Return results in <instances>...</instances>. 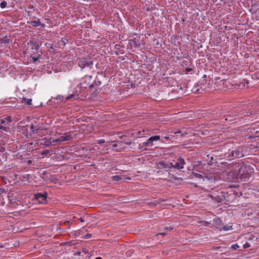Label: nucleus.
I'll list each match as a JSON object with an SVG mask.
<instances>
[{"label": "nucleus", "mask_w": 259, "mask_h": 259, "mask_svg": "<svg viewBox=\"0 0 259 259\" xmlns=\"http://www.w3.org/2000/svg\"><path fill=\"white\" fill-rule=\"evenodd\" d=\"M244 155V151L243 147H238L236 148L234 150H232L230 154L228 156L230 160H232L234 158H238L242 157Z\"/></svg>", "instance_id": "obj_1"}, {"label": "nucleus", "mask_w": 259, "mask_h": 259, "mask_svg": "<svg viewBox=\"0 0 259 259\" xmlns=\"http://www.w3.org/2000/svg\"><path fill=\"white\" fill-rule=\"evenodd\" d=\"M244 167L241 164H237L235 166V170L233 175L236 179H242L246 177V174L244 172Z\"/></svg>", "instance_id": "obj_2"}, {"label": "nucleus", "mask_w": 259, "mask_h": 259, "mask_svg": "<svg viewBox=\"0 0 259 259\" xmlns=\"http://www.w3.org/2000/svg\"><path fill=\"white\" fill-rule=\"evenodd\" d=\"M72 139L71 135L70 133H66L63 134H62L60 137H59L58 138L53 140L52 138H50L49 139V143H61L62 142L69 141Z\"/></svg>", "instance_id": "obj_3"}, {"label": "nucleus", "mask_w": 259, "mask_h": 259, "mask_svg": "<svg viewBox=\"0 0 259 259\" xmlns=\"http://www.w3.org/2000/svg\"><path fill=\"white\" fill-rule=\"evenodd\" d=\"M157 168L159 170L163 169L165 171H168L170 168H171V164L170 163H165L163 161H160L157 163ZM160 170L158 171V172Z\"/></svg>", "instance_id": "obj_4"}, {"label": "nucleus", "mask_w": 259, "mask_h": 259, "mask_svg": "<svg viewBox=\"0 0 259 259\" xmlns=\"http://www.w3.org/2000/svg\"><path fill=\"white\" fill-rule=\"evenodd\" d=\"M171 167L177 168V169H182L184 167V165L185 164L184 159L182 158H179L176 162L175 163H171Z\"/></svg>", "instance_id": "obj_5"}, {"label": "nucleus", "mask_w": 259, "mask_h": 259, "mask_svg": "<svg viewBox=\"0 0 259 259\" xmlns=\"http://www.w3.org/2000/svg\"><path fill=\"white\" fill-rule=\"evenodd\" d=\"M78 66L81 68L83 69L86 67L90 66L93 64L91 61H88L86 58H82L78 62Z\"/></svg>", "instance_id": "obj_6"}, {"label": "nucleus", "mask_w": 259, "mask_h": 259, "mask_svg": "<svg viewBox=\"0 0 259 259\" xmlns=\"http://www.w3.org/2000/svg\"><path fill=\"white\" fill-rule=\"evenodd\" d=\"M47 193H37L35 195V198L39 203H46L47 202Z\"/></svg>", "instance_id": "obj_7"}, {"label": "nucleus", "mask_w": 259, "mask_h": 259, "mask_svg": "<svg viewBox=\"0 0 259 259\" xmlns=\"http://www.w3.org/2000/svg\"><path fill=\"white\" fill-rule=\"evenodd\" d=\"M210 197H211V198H213L214 199V200L217 202H222L223 201H224L225 200V196H224V193L222 192H221L220 193H219V194L215 196L214 197H213V196L212 195H209Z\"/></svg>", "instance_id": "obj_8"}, {"label": "nucleus", "mask_w": 259, "mask_h": 259, "mask_svg": "<svg viewBox=\"0 0 259 259\" xmlns=\"http://www.w3.org/2000/svg\"><path fill=\"white\" fill-rule=\"evenodd\" d=\"M125 142L119 141L118 142V146L119 148L116 149V151L117 152H120L122 151V149L125 148Z\"/></svg>", "instance_id": "obj_9"}, {"label": "nucleus", "mask_w": 259, "mask_h": 259, "mask_svg": "<svg viewBox=\"0 0 259 259\" xmlns=\"http://www.w3.org/2000/svg\"><path fill=\"white\" fill-rule=\"evenodd\" d=\"M30 23L33 27H36L40 25V22L39 21H33L30 22Z\"/></svg>", "instance_id": "obj_10"}, {"label": "nucleus", "mask_w": 259, "mask_h": 259, "mask_svg": "<svg viewBox=\"0 0 259 259\" xmlns=\"http://www.w3.org/2000/svg\"><path fill=\"white\" fill-rule=\"evenodd\" d=\"M160 140V136H153L150 138V140H151L152 142L153 141H156Z\"/></svg>", "instance_id": "obj_11"}, {"label": "nucleus", "mask_w": 259, "mask_h": 259, "mask_svg": "<svg viewBox=\"0 0 259 259\" xmlns=\"http://www.w3.org/2000/svg\"><path fill=\"white\" fill-rule=\"evenodd\" d=\"M147 146H149V145H148L147 142H145L140 144L139 145V149H142Z\"/></svg>", "instance_id": "obj_12"}, {"label": "nucleus", "mask_w": 259, "mask_h": 259, "mask_svg": "<svg viewBox=\"0 0 259 259\" xmlns=\"http://www.w3.org/2000/svg\"><path fill=\"white\" fill-rule=\"evenodd\" d=\"M76 96H77L76 94H71L68 96H67L66 98H65V100L66 101L67 100H70L71 99H72V98H75Z\"/></svg>", "instance_id": "obj_13"}, {"label": "nucleus", "mask_w": 259, "mask_h": 259, "mask_svg": "<svg viewBox=\"0 0 259 259\" xmlns=\"http://www.w3.org/2000/svg\"><path fill=\"white\" fill-rule=\"evenodd\" d=\"M0 130H3L6 132H8L9 130V127L8 126H6L5 125L3 126L2 125H0Z\"/></svg>", "instance_id": "obj_14"}, {"label": "nucleus", "mask_w": 259, "mask_h": 259, "mask_svg": "<svg viewBox=\"0 0 259 259\" xmlns=\"http://www.w3.org/2000/svg\"><path fill=\"white\" fill-rule=\"evenodd\" d=\"M232 229V226H225L223 227V230L224 231H229Z\"/></svg>", "instance_id": "obj_15"}, {"label": "nucleus", "mask_w": 259, "mask_h": 259, "mask_svg": "<svg viewBox=\"0 0 259 259\" xmlns=\"http://www.w3.org/2000/svg\"><path fill=\"white\" fill-rule=\"evenodd\" d=\"M192 174L196 178H199V179L203 178V176H202V175L201 174H198V173H196V172H193Z\"/></svg>", "instance_id": "obj_16"}, {"label": "nucleus", "mask_w": 259, "mask_h": 259, "mask_svg": "<svg viewBox=\"0 0 259 259\" xmlns=\"http://www.w3.org/2000/svg\"><path fill=\"white\" fill-rule=\"evenodd\" d=\"M112 179L115 181H118L119 180H121V178L120 176L116 175L113 176L112 177Z\"/></svg>", "instance_id": "obj_17"}, {"label": "nucleus", "mask_w": 259, "mask_h": 259, "mask_svg": "<svg viewBox=\"0 0 259 259\" xmlns=\"http://www.w3.org/2000/svg\"><path fill=\"white\" fill-rule=\"evenodd\" d=\"M24 101H25V103L28 105H30L31 104V101L32 100L31 99H24Z\"/></svg>", "instance_id": "obj_18"}, {"label": "nucleus", "mask_w": 259, "mask_h": 259, "mask_svg": "<svg viewBox=\"0 0 259 259\" xmlns=\"http://www.w3.org/2000/svg\"><path fill=\"white\" fill-rule=\"evenodd\" d=\"M0 123L2 124H4L5 125H6V124H7L8 123H7V120L4 118H3V119H1L0 120Z\"/></svg>", "instance_id": "obj_19"}, {"label": "nucleus", "mask_w": 259, "mask_h": 259, "mask_svg": "<svg viewBox=\"0 0 259 259\" xmlns=\"http://www.w3.org/2000/svg\"><path fill=\"white\" fill-rule=\"evenodd\" d=\"M238 248L239 245L237 244H235L231 246V248L233 250H236Z\"/></svg>", "instance_id": "obj_20"}, {"label": "nucleus", "mask_w": 259, "mask_h": 259, "mask_svg": "<svg viewBox=\"0 0 259 259\" xmlns=\"http://www.w3.org/2000/svg\"><path fill=\"white\" fill-rule=\"evenodd\" d=\"M7 4V3L6 2L4 1L1 3V5H0L1 7L2 8H5L6 7Z\"/></svg>", "instance_id": "obj_21"}, {"label": "nucleus", "mask_w": 259, "mask_h": 259, "mask_svg": "<svg viewBox=\"0 0 259 259\" xmlns=\"http://www.w3.org/2000/svg\"><path fill=\"white\" fill-rule=\"evenodd\" d=\"M133 253V251L132 250H128L126 252V255L127 256H131Z\"/></svg>", "instance_id": "obj_22"}, {"label": "nucleus", "mask_w": 259, "mask_h": 259, "mask_svg": "<svg viewBox=\"0 0 259 259\" xmlns=\"http://www.w3.org/2000/svg\"><path fill=\"white\" fill-rule=\"evenodd\" d=\"M5 119L7 120V123H9L12 121L11 116H7V117H5Z\"/></svg>", "instance_id": "obj_23"}, {"label": "nucleus", "mask_w": 259, "mask_h": 259, "mask_svg": "<svg viewBox=\"0 0 259 259\" xmlns=\"http://www.w3.org/2000/svg\"><path fill=\"white\" fill-rule=\"evenodd\" d=\"M148 145L149 146H152L153 145V142L151 140H150V138L148 139V140L147 141Z\"/></svg>", "instance_id": "obj_24"}, {"label": "nucleus", "mask_w": 259, "mask_h": 259, "mask_svg": "<svg viewBox=\"0 0 259 259\" xmlns=\"http://www.w3.org/2000/svg\"><path fill=\"white\" fill-rule=\"evenodd\" d=\"M50 153V151L48 150H46L44 151H43L42 153H41V155H47V154H49Z\"/></svg>", "instance_id": "obj_25"}, {"label": "nucleus", "mask_w": 259, "mask_h": 259, "mask_svg": "<svg viewBox=\"0 0 259 259\" xmlns=\"http://www.w3.org/2000/svg\"><path fill=\"white\" fill-rule=\"evenodd\" d=\"M91 236L92 235L91 234H87L86 235H84L83 238L85 239H89L91 237Z\"/></svg>", "instance_id": "obj_26"}, {"label": "nucleus", "mask_w": 259, "mask_h": 259, "mask_svg": "<svg viewBox=\"0 0 259 259\" xmlns=\"http://www.w3.org/2000/svg\"><path fill=\"white\" fill-rule=\"evenodd\" d=\"M250 247V244L248 243H247V242H246L245 244H244L243 245V248H248V247Z\"/></svg>", "instance_id": "obj_27"}, {"label": "nucleus", "mask_w": 259, "mask_h": 259, "mask_svg": "<svg viewBox=\"0 0 259 259\" xmlns=\"http://www.w3.org/2000/svg\"><path fill=\"white\" fill-rule=\"evenodd\" d=\"M104 143H105V140L103 139H100V140H98V144H102Z\"/></svg>", "instance_id": "obj_28"}, {"label": "nucleus", "mask_w": 259, "mask_h": 259, "mask_svg": "<svg viewBox=\"0 0 259 259\" xmlns=\"http://www.w3.org/2000/svg\"><path fill=\"white\" fill-rule=\"evenodd\" d=\"M172 229L173 228L172 227H166V228H165L164 230H166L167 231H171V230H172Z\"/></svg>", "instance_id": "obj_29"}, {"label": "nucleus", "mask_w": 259, "mask_h": 259, "mask_svg": "<svg viewBox=\"0 0 259 259\" xmlns=\"http://www.w3.org/2000/svg\"><path fill=\"white\" fill-rule=\"evenodd\" d=\"M118 147V143L117 144H113L112 145V148L113 149H114L116 147Z\"/></svg>", "instance_id": "obj_30"}, {"label": "nucleus", "mask_w": 259, "mask_h": 259, "mask_svg": "<svg viewBox=\"0 0 259 259\" xmlns=\"http://www.w3.org/2000/svg\"><path fill=\"white\" fill-rule=\"evenodd\" d=\"M191 70H192V69H191V68H187L186 69V71L187 72H189V71H191Z\"/></svg>", "instance_id": "obj_31"}, {"label": "nucleus", "mask_w": 259, "mask_h": 259, "mask_svg": "<svg viewBox=\"0 0 259 259\" xmlns=\"http://www.w3.org/2000/svg\"><path fill=\"white\" fill-rule=\"evenodd\" d=\"M125 145H131V142H125Z\"/></svg>", "instance_id": "obj_32"}, {"label": "nucleus", "mask_w": 259, "mask_h": 259, "mask_svg": "<svg viewBox=\"0 0 259 259\" xmlns=\"http://www.w3.org/2000/svg\"><path fill=\"white\" fill-rule=\"evenodd\" d=\"M158 234L164 236V235H165L166 234V233L165 232H162V233H160Z\"/></svg>", "instance_id": "obj_33"}, {"label": "nucleus", "mask_w": 259, "mask_h": 259, "mask_svg": "<svg viewBox=\"0 0 259 259\" xmlns=\"http://www.w3.org/2000/svg\"><path fill=\"white\" fill-rule=\"evenodd\" d=\"M79 220H80V221L81 222H82V223H83V222H84V220L83 219V218H80L79 219Z\"/></svg>", "instance_id": "obj_34"}, {"label": "nucleus", "mask_w": 259, "mask_h": 259, "mask_svg": "<svg viewBox=\"0 0 259 259\" xmlns=\"http://www.w3.org/2000/svg\"><path fill=\"white\" fill-rule=\"evenodd\" d=\"M180 133H181V131H178L177 132H175V134Z\"/></svg>", "instance_id": "obj_35"}, {"label": "nucleus", "mask_w": 259, "mask_h": 259, "mask_svg": "<svg viewBox=\"0 0 259 259\" xmlns=\"http://www.w3.org/2000/svg\"><path fill=\"white\" fill-rule=\"evenodd\" d=\"M95 259H102V258L100 257H96Z\"/></svg>", "instance_id": "obj_36"}]
</instances>
